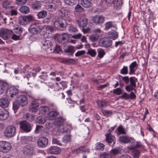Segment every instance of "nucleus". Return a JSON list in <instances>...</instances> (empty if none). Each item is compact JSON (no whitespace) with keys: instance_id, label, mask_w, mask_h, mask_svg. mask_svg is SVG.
I'll list each match as a JSON object with an SVG mask.
<instances>
[{"instance_id":"774afa93","label":"nucleus","mask_w":158,"mask_h":158,"mask_svg":"<svg viewBox=\"0 0 158 158\" xmlns=\"http://www.w3.org/2000/svg\"><path fill=\"white\" fill-rule=\"evenodd\" d=\"M85 53V52L84 50L78 51L75 53V56H79L84 54Z\"/></svg>"},{"instance_id":"680f3d73","label":"nucleus","mask_w":158,"mask_h":158,"mask_svg":"<svg viewBox=\"0 0 158 158\" xmlns=\"http://www.w3.org/2000/svg\"><path fill=\"white\" fill-rule=\"evenodd\" d=\"M2 6L5 8H8L10 6V3L8 1H4L3 2Z\"/></svg>"},{"instance_id":"c9c22d12","label":"nucleus","mask_w":158,"mask_h":158,"mask_svg":"<svg viewBox=\"0 0 158 158\" xmlns=\"http://www.w3.org/2000/svg\"><path fill=\"white\" fill-rule=\"evenodd\" d=\"M137 81V79L134 77H131L129 78V81L130 82V85L132 86H134L135 87H136V83Z\"/></svg>"},{"instance_id":"58836bf2","label":"nucleus","mask_w":158,"mask_h":158,"mask_svg":"<svg viewBox=\"0 0 158 158\" xmlns=\"http://www.w3.org/2000/svg\"><path fill=\"white\" fill-rule=\"evenodd\" d=\"M41 6V4L40 2L36 1L31 5V7L34 10H36L40 9Z\"/></svg>"},{"instance_id":"79ce46f5","label":"nucleus","mask_w":158,"mask_h":158,"mask_svg":"<svg viewBox=\"0 0 158 158\" xmlns=\"http://www.w3.org/2000/svg\"><path fill=\"white\" fill-rule=\"evenodd\" d=\"M24 152L25 153L30 155L32 153V148L29 146H27L24 148Z\"/></svg>"},{"instance_id":"a878e982","label":"nucleus","mask_w":158,"mask_h":158,"mask_svg":"<svg viewBox=\"0 0 158 158\" xmlns=\"http://www.w3.org/2000/svg\"><path fill=\"white\" fill-rule=\"evenodd\" d=\"M24 117L29 121L32 122L34 120L35 118H37V116L33 114L27 113L25 115Z\"/></svg>"},{"instance_id":"2eb2a0df","label":"nucleus","mask_w":158,"mask_h":158,"mask_svg":"<svg viewBox=\"0 0 158 158\" xmlns=\"http://www.w3.org/2000/svg\"><path fill=\"white\" fill-rule=\"evenodd\" d=\"M105 19V17L102 15H96L93 17V20L96 25H101L103 23Z\"/></svg>"},{"instance_id":"393cba45","label":"nucleus","mask_w":158,"mask_h":158,"mask_svg":"<svg viewBox=\"0 0 158 158\" xmlns=\"http://www.w3.org/2000/svg\"><path fill=\"white\" fill-rule=\"evenodd\" d=\"M39 104L35 101H32L31 103L30 110L32 112H36L38 108Z\"/></svg>"},{"instance_id":"72a5a7b5","label":"nucleus","mask_w":158,"mask_h":158,"mask_svg":"<svg viewBox=\"0 0 158 158\" xmlns=\"http://www.w3.org/2000/svg\"><path fill=\"white\" fill-rule=\"evenodd\" d=\"M108 36L111 39L115 40L117 38L118 35V33L116 31L110 32L108 33Z\"/></svg>"},{"instance_id":"20e7f679","label":"nucleus","mask_w":158,"mask_h":158,"mask_svg":"<svg viewBox=\"0 0 158 158\" xmlns=\"http://www.w3.org/2000/svg\"><path fill=\"white\" fill-rule=\"evenodd\" d=\"M34 19L33 16L29 15L25 16H21L19 18L18 23L22 25H26L28 23L32 21Z\"/></svg>"},{"instance_id":"37998d69","label":"nucleus","mask_w":158,"mask_h":158,"mask_svg":"<svg viewBox=\"0 0 158 158\" xmlns=\"http://www.w3.org/2000/svg\"><path fill=\"white\" fill-rule=\"evenodd\" d=\"M65 3L70 6H72L77 3V0H64Z\"/></svg>"},{"instance_id":"6e6d98bb","label":"nucleus","mask_w":158,"mask_h":158,"mask_svg":"<svg viewBox=\"0 0 158 158\" xmlns=\"http://www.w3.org/2000/svg\"><path fill=\"white\" fill-rule=\"evenodd\" d=\"M128 69L127 66H124L120 70V73L123 74H126L128 73Z\"/></svg>"},{"instance_id":"a19ab883","label":"nucleus","mask_w":158,"mask_h":158,"mask_svg":"<svg viewBox=\"0 0 158 158\" xmlns=\"http://www.w3.org/2000/svg\"><path fill=\"white\" fill-rule=\"evenodd\" d=\"M68 130L69 129L67 126H65L59 127L58 129V131L60 133H63L67 132Z\"/></svg>"},{"instance_id":"412c9836","label":"nucleus","mask_w":158,"mask_h":158,"mask_svg":"<svg viewBox=\"0 0 158 158\" xmlns=\"http://www.w3.org/2000/svg\"><path fill=\"white\" fill-rule=\"evenodd\" d=\"M74 47L71 46H65L63 47V49L65 52L68 53L70 55H72L75 52Z\"/></svg>"},{"instance_id":"ea45409f","label":"nucleus","mask_w":158,"mask_h":158,"mask_svg":"<svg viewBox=\"0 0 158 158\" xmlns=\"http://www.w3.org/2000/svg\"><path fill=\"white\" fill-rule=\"evenodd\" d=\"M99 37L98 34H93L89 36V38L92 42H95L98 40Z\"/></svg>"},{"instance_id":"2f4dec72","label":"nucleus","mask_w":158,"mask_h":158,"mask_svg":"<svg viewBox=\"0 0 158 158\" xmlns=\"http://www.w3.org/2000/svg\"><path fill=\"white\" fill-rule=\"evenodd\" d=\"M122 0H115L113 4L114 6L115 7L116 9H119L123 4Z\"/></svg>"},{"instance_id":"4be33fe9","label":"nucleus","mask_w":158,"mask_h":158,"mask_svg":"<svg viewBox=\"0 0 158 158\" xmlns=\"http://www.w3.org/2000/svg\"><path fill=\"white\" fill-rule=\"evenodd\" d=\"M60 114V113L57 111H52L50 112L48 114L50 120H55Z\"/></svg>"},{"instance_id":"a18cd8bd","label":"nucleus","mask_w":158,"mask_h":158,"mask_svg":"<svg viewBox=\"0 0 158 158\" xmlns=\"http://www.w3.org/2000/svg\"><path fill=\"white\" fill-rule=\"evenodd\" d=\"M87 54L90 55L92 57H94L96 55L97 53L95 50L90 48L88 49Z\"/></svg>"},{"instance_id":"a211bd4d","label":"nucleus","mask_w":158,"mask_h":158,"mask_svg":"<svg viewBox=\"0 0 158 158\" xmlns=\"http://www.w3.org/2000/svg\"><path fill=\"white\" fill-rule=\"evenodd\" d=\"M9 104L8 99L6 98H2L0 99V106L3 108L7 107Z\"/></svg>"},{"instance_id":"13d9d810","label":"nucleus","mask_w":158,"mask_h":158,"mask_svg":"<svg viewBox=\"0 0 158 158\" xmlns=\"http://www.w3.org/2000/svg\"><path fill=\"white\" fill-rule=\"evenodd\" d=\"M67 87V84L66 81H62L60 82L59 87L60 89H63L66 88Z\"/></svg>"},{"instance_id":"4c0bfd02","label":"nucleus","mask_w":158,"mask_h":158,"mask_svg":"<svg viewBox=\"0 0 158 158\" xmlns=\"http://www.w3.org/2000/svg\"><path fill=\"white\" fill-rule=\"evenodd\" d=\"M19 11L22 13L27 14L29 12V9L26 6H23L20 8Z\"/></svg>"},{"instance_id":"4d7b16f0","label":"nucleus","mask_w":158,"mask_h":158,"mask_svg":"<svg viewBox=\"0 0 158 158\" xmlns=\"http://www.w3.org/2000/svg\"><path fill=\"white\" fill-rule=\"evenodd\" d=\"M20 106L18 103L17 102V100H15L13 103V109L14 111L17 110L19 108V106Z\"/></svg>"},{"instance_id":"c756f323","label":"nucleus","mask_w":158,"mask_h":158,"mask_svg":"<svg viewBox=\"0 0 158 158\" xmlns=\"http://www.w3.org/2000/svg\"><path fill=\"white\" fill-rule=\"evenodd\" d=\"M119 141L122 143H127L130 142V139L127 136H121L119 138Z\"/></svg>"},{"instance_id":"f3484780","label":"nucleus","mask_w":158,"mask_h":158,"mask_svg":"<svg viewBox=\"0 0 158 158\" xmlns=\"http://www.w3.org/2000/svg\"><path fill=\"white\" fill-rule=\"evenodd\" d=\"M87 19L84 18H80L76 21L79 26L83 28L87 26Z\"/></svg>"},{"instance_id":"f03ea898","label":"nucleus","mask_w":158,"mask_h":158,"mask_svg":"<svg viewBox=\"0 0 158 158\" xmlns=\"http://www.w3.org/2000/svg\"><path fill=\"white\" fill-rule=\"evenodd\" d=\"M60 4L59 0H52L51 3L46 6V8L49 11L54 12Z\"/></svg>"},{"instance_id":"f704fd0d","label":"nucleus","mask_w":158,"mask_h":158,"mask_svg":"<svg viewBox=\"0 0 158 158\" xmlns=\"http://www.w3.org/2000/svg\"><path fill=\"white\" fill-rule=\"evenodd\" d=\"M97 102L100 108H102L106 106L107 102L105 100H99Z\"/></svg>"},{"instance_id":"e2e57ef3","label":"nucleus","mask_w":158,"mask_h":158,"mask_svg":"<svg viewBox=\"0 0 158 158\" xmlns=\"http://www.w3.org/2000/svg\"><path fill=\"white\" fill-rule=\"evenodd\" d=\"M105 54V51L102 49H100L98 51V56L102 58Z\"/></svg>"},{"instance_id":"aec40b11","label":"nucleus","mask_w":158,"mask_h":158,"mask_svg":"<svg viewBox=\"0 0 158 158\" xmlns=\"http://www.w3.org/2000/svg\"><path fill=\"white\" fill-rule=\"evenodd\" d=\"M138 67V65L136 61H135L131 63L129 66V74L130 75L133 74Z\"/></svg>"},{"instance_id":"c03bdc74","label":"nucleus","mask_w":158,"mask_h":158,"mask_svg":"<svg viewBox=\"0 0 158 158\" xmlns=\"http://www.w3.org/2000/svg\"><path fill=\"white\" fill-rule=\"evenodd\" d=\"M132 155L134 158H139L140 152L138 150H134L132 152Z\"/></svg>"},{"instance_id":"b1692460","label":"nucleus","mask_w":158,"mask_h":158,"mask_svg":"<svg viewBox=\"0 0 158 158\" xmlns=\"http://www.w3.org/2000/svg\"><path fill=\"white\" fill-rule=\"evenodd\" d=\"M8 86V84L3 81H0V95L2 94L4 91L7 89Z\"/></svg>"},{"instance_id":"603ef678","label":"nucleus","mask_w":158,"mask_h":158,"mask_svg":"<svg viewBox=\"0 0 158 158\" xmlns=\"http://www.w3.org/2000/svg\"><path fill=\"white\" fill-rule=\"evenodd\" d=\"M113 93L117 95H119L122 93V89L120 88H117L113 90Z\"/></svg>"},{"instance_id":"423d86ee","label":"nucleus","mask_w":158,"mask_h":158,"mask_svg":"<svg viewBox=\"0 0 158 158\" xmlns=\"http://www.w3.org/2000/svg\"><path fill=\"white\" fill-rule=\"evenodd\" d=\"M13 34L12 30H9L7 29H3L0 31V36L3 40H8Z\"/></svg>"},{"instance_id":"39448f33","label":"nucleus","mask_w":158,"mask_h":158,"mask_svg":"<svg viewBox=\"0 0 158 158\" xmlns=\"http://www.w3.org/2000/svg\"><path fill=\"white\" fill-rule=\"evenodd\" d=\"M11 146L10 143L6 141H0V152H7L10 151Z\"/></svg>"},{"instance_id":"f8f14e48","label":"nucleus","mask_w":158,"mask_h":158,"mask_svg":"<svg viewBox=\"0 0 158 158\" xmlns=\"http://www.w3.org/2000/svg\"><path fill=\"white\" fill-rule=\"evenodd\" d=\"M17 102L21 106H24L27 105L28 100L27 97L24 95H21L19 96L16 99Z\"/></svg>"},{"instance_id":"7c9ffc66","label":"nucleus","mask_w":158,"mask_h":158,"mask_svg":"<svg viewBox=\"0 0 158 158\" xmlns=\"http://www.w3.org/2000/svg\"><path fill=\"white\" fill-rule=\"evenodd\" d=\"M37 15L38 19H43L47 15V12L45 10H42L38 12Z\"/></svg>"},{"instance_id":"cd10ccee","label":"nucleus","mask_w":158,"mask_h":158,"mask_svg":"<svg viewBox=\"0 0 158 158\" xmlns=\"http://www.w3.org/2000/svg\"><path fill=\"white\" fill-rule=\"evenodd\" d=\"M76 151L77 153H85L86 152H89L88 149L86 148V146H83L77 148Z\"/></svg>"},{"instance_id":"1a4fd4ad","label":"nucleus","mask_w":158,"mask_h":158,"mask_svg":"<svg viewBox=\"0 0 158 158\" xmlns=\"http://www.w3.org/2000/svg\"><path fill=\"white\" fill-rule=\"evenodd\" d=\"M106 138L105 141L111 147H113L115 143L116 140L114 136L112 135L110 133H108L105 135Z\"/></svg>"},{"instance_id":"0e129e2a","label":"nucleus","mask_w":158,"mask_h":158,"mask_svg":"<svg viewBox=\"0 0 158 158\" xmlns=\"http://www.w3.org/2000/svg\"><path fill=\"white\" fill-rule=\"evenodd\" d=\"M37 121L40 124H42L45 123V120L44 119V118L43 117L39 116V118H37Z\"/></svg>"},{"instance_id":"6ab92c4d","label":"nucleus","mask_w":158,"mask_h":158,"mask_svg":"<svg viewBox=\"0 0 158 158\" xmlns=\"http://www.w3.org/2000/svg\"><path fill=\"white\" fill-rule=\"evenodd\" d=\"M60 151L61 149L60 148L56 146L51 147L48 150V153L55 154H59Z\"/></svg>"},{"instance_id":"864d4df0","label":"nucleus","mask_w":158,"mask_h":158,"mask_svg":"<svg viewBox=\"0 0 158 158\" xmlns=\"http://www.w3.org/2000/svg\"><path fill=\"white\" fill-rule=\"evenodd\" d=\"M69 31L70 32H76L78 31L77 28L73 26H69Z\"/></svg>"},{"instance_id":"5fc2aeb1","label":"nucleus","mask_w":158,"mask_h":158,"mask_svg":"<svg viewBox=\"0 0 158 158\" xmlns=\"http://www.w3.org/2000/svg\"><path fill=\"white\" fill-rule=\"evenodd\" d=\"M117 130L120 134H125L126 133L124 128L122 126H120L118 127Z\"/></svg>"},{"instance_id":"052dcab7","label":"nucleus","mask_w":158,"mask_h":158,"mask_svg":"<svg viewBox=\"0 0 158 158\" xmlns=\"http://www.w3.org/2000/svg\"><path fill=\"white\" fill-rule=\"evenodd\" d=\"M105 29L107 30L111 28L113 26L112 22H108L105 24Z\"/></svg>"},{"instance_id":"09e8293b","label":"nucleus","mask_w":158,"mask_h":158,"mask_svg":"<svg viewBox=\"0 0 158 158\" xmlns=\"http://www.w3.org/2000/svg\"><path fill=\"white\" fill-rule=\"evenodd\" d=\"M100 158H111V156L109 153L104 152L101 154Z\"/></svg>"},{"instance_id":"ddd939ff","label":"nucleus","mask_w":158,"mask_h":158,"mask_svg":"<svg viewBox=\"0 0 158 158\" xmlns=\"http://www.w3.org/2000/svg\"><path fill=\"white\" fill-rule=\"evenodd\" d=\"M7 94L11 98H15L18 94V90L14 87H11L7 89Z\"/></svg>"},{"instance_id":"473e14b6","label":"nucleus","mask_w":158,"mask_h":158,"mask_svg":"<svg viewBox=\"0 0 158 158\" xmlns=\"http://www.w3.org/2000/svg\"><path fill=\"white\" fill-rule=\"evenodd\" d=\"M53 49V52L56 53H60L62 52V50L60 46L57 44H56L55 46H52V49Z\"/></svg>"},{"instance_id":"5701e85b","label":"nucleus","mask_w":158,"mask_h":158,"mask_svg":"<svg viewBox=\"0 0 158 158\" xmlns=\"http://www.w3.org/2000/svg\"><path fill=\"white\" fill-rule=\"evenodd\" d=\"M81 4L85 8H89L92 6V4L91 0H81Z\"/></svg>"},{"instance_id":"de8ad7c7","label":"nucleus","mask_w":158,"mask_h":158,"mask_svg":"<svg viewBox=\"0 0 158 158\" xmlns=\"http://www.w3.org/2000/svg\"><path fill=\"white\" fill-rule=\"evenodd\" d=\"M102 112L104 116L107 117L110 116L112 114L111 111L107 110H102Z\"/></svg>"},{"instance_id":"dca6fc26","label":"nucleus","mask_w":158,"mask_h":158,"mask_svg":"<svg viewBox=\"0 0 158 158\" xmlns=\"http://www.w3.org/2000/svg\"><path fill=\"white\" fill-rule=\"evenodd\" d=\"M9 112L6 109H0V120L6 119L9 116Z\"/></svg>"},{"instance_id":"c85d7f7f","label":"nucleus","mask_w":158,"mask_h":158,"mask_svg":"<svg viewBox=\"0 0 158 158\" xmlns=\"http://www.w3.org/2000/svg\"><path fill=\"white\" fill-rule=\"evenodd\" d=\"M62 40H58L59 42L60 43L62 44H63L64 43L63 41L68 40L69 39V35L68 34L65 33H63L61 35V36Z\"/></svg>"},{"instance_id":"9d476101","label":"nucleus","mask_w":158,"mask_h":158,"mask_svg":"<svg viewBox=\"0 0 158 158\" xmlns=\"http://www.w3.org/2000/svg\"><path fill=\"white\" fill-rule=\"evenodd\" d=\"M48 139L45 137H42L39 138L37 141L38 146L40 148H44L47 146Z\"/></svg>"},{"instance_id":"8fccbe9b","label":"nucleus","mask_w":158,"mask_h":158,"mask_svg":"<svg viewBox=\"0 0 158 158\" xmlns=\"http://www.w3.org/2000/svg\"><path fill=\"white\" fill-rule=\"evenodd\" d=\"M70 141V136L69 135H67L64 136L63 138L62 141L65 143H67L69 142Z\"/></svg>"},{"instance_id":"49530a36","label":"nucleus","mask_w":158,"mask_h":158,"mask_svg":"<svg viewBox=\"0 0 158 158\" xmlns=\"http://www.w3.org/2000/svg\"><path fill=\"white\" fill-rule=\"evenodd\" d=\"M104 148V144L100 143H97L96 144V149L98 150L102 151Z\"/></svg>"},{"instance_id":"6e6552de","label":"nucleus","mask_w":158,"mask_h":158,"mask_svg":"<svg viewBox=\"0 0 158 158\" xmlns=\"http://www.w3.org/2000/svg\"><path fill=\"white\" fill-rule=\"evenodd\" d=\"M112 41L106 38L100 39L98 42L99 45L101 47L108 48L112 45Z\"/></svg>"},{"instance_id":"0eeeda50","label":"nucleus","mask_w":158,"mask_h":158,"mask_svg":"<svg viewBox=\"0 0 158 158\" xmlns=\"http://www.w3.org/2000/svg\"><path fill=\"white\" fill-rule=\"evenodd\" d=\"M20 128L26 132L31 131L32 129V126L28 122L26 121H23L20 122Z\"/></svg>"},{"instance_id":"f257e3e1","label":"nucleus","mask_w":158,"mask_h":158,"mask_svg":"<svg viewBox=\"0 0 158 158\" xmlns=\"http://www.w3.org/2000/svg\"><path fill=\"white\" fill-rule=\"evenodd\" d=\"M68 23L67 20L63 18H58L55 20L54 25L55 28L60 30L65 29Z\"/></svg>"},{"instance_id":"9b49d317","label":"nucleus","mask_w":158,"mask_h":158,"mask_svg":"<svg viewBox=\"0 0 158 158\" xmlns=\"http://www.w3.org/2000/svg\"><path fill=\"white\" fill-rule=\"evenodd\" d=\"M42 44H43L42 48L43 49L46 51H48L49 49L51 51L52 50L53 45L50 41L43 39L42 41Z\"/></svg>"},{"instance_id":"bf43d9fd","label":"nucleus","mask_w":158,"mask_h":158,"mask_svg":"<svg viewBox=\"0 0 158 158\" xmlns=\"http://www.w3.org/2000/svg\"><path fill=\"white\" fill-rule=\"evenodd\" d=\"M119 77H121L122 80L126 84H127L129 83V78L128 76L123 77L121 75H119Z\"/></svg>"},{"instance_id":"e433bc0d","label":"nucleus","mask_w":158,"mask_h":158,"mask_svg":"<svg viewBox=\"0 0 158 158\" xmlns=\"http://www.w3.org/2000/svg\"><path fill=\"white\" fill-rule=\"evenodd\" d=\"M48 110V107L45 106H41L39 108L40 112L42 114H44Z\"/></svg>"},{"instance_id":"69168bd1","label":"nucleus","mask_w":158,"mask_h":158,"mask_svg":"<svg viewBox=\"0 0 158 158\" xmlns=\"http://www.w3.org/2000/svg\"><path fill=\"white\" fill-rule=\"evenodd\" d=\"M49 131L46 129H43L42 130L41 134H42L44 136H47L49 135Z\"/></svg>"},{"instance_id":"3c124183","label":"nucleus","mask_w":158,"mask_h":158,"mask_svg":"<svg viewBox=\"0 0 158 158\" xmlns=\"http://www.w3.org/2000/svg\"><path fill=\"white\" fill-rule=\"evenodd\" d=\"M75 11L77 12H81L84 10V9L79 4H77L75 7Z\"/></svg>"},{"instance_id":"4468645a","label":"nucleus","mask_w":158,"mask_h":158,"mask_svg":"<svg viewBox=\"0 0 158 158\" xmlns=\"http://www.w3.org/2000/svg\"><path fill=\"white\" fill-rule=\"evenodd\" d=\"M42 30L41 28L35 24L31 25L29 28V32L34 35L39 34Z\"/></svg>"},{"instance_id":"bb28decb","label":"nucleus","mask_w":158,"mask_h":158,"mask_svg":"<svg viewBox=\"0 0 158 158\" xmlns=\"http://www.w3.org/2000/svg\"><path fill=\"white\" fill-rule=\"evenodd\" d=\"M64 121V119L63 118L60 117L55 119L54 124L56 126H59L63 124Z\"/></svg>"},{"instance_id":"338daca9","label":"nucleus","mask_w":158,"mask_h":158,"mask_svg":"<svg viewBox=\"0 0 158 158\" xmlns=\"http://www.w3.org/2000/svg\"><path fill=\"white\" fill-rule=\"evenodd\" d=\"M135 88L130 85L126 86L125 87V89L127 91H130L134 90Z\"/></svg>"},{"instance_id":"7ed1b4c3","label":"nucleus","mask_w":158,"mask_h":158,"mask_svg":"<svg viewBox=\"0 0 158 158\" xmlns=\"http://www.w3.org/2000/svg\"><path fill=\"white\" fill-rule=\"evenodd\" d=\"M16 134V127L12 125L7 127L4 132L5 135L8 138L12 137L15 135Z\"/></svg>"}]
</instances>
